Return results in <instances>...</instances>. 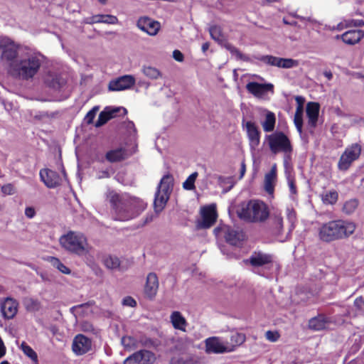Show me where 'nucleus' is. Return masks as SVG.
Returning <instances> with one entry per match:
<instances>
[{
    "instance_id": "c85d7f7f",
    "label": "nucleus",
    "mask_w": 364,
    "mask_h": 364,
    "mask_svg": "<svg viewBox=\"0 0 364 364\" xmlns=\"http://www.w3.org/2000/svg\"><path fill=\"white\" fill-rule=\"evenodd\" d=\"M128 154L124 149L118 148L109 151L106 154V159L109 162H117L127 158Z\"/></svg>"
},
{
    "instance_id": "0e129e2a",
    "label": "nucleus",
    "mask_w": 364,
    "mask_h": 364,
    "mask_svg": "<svg viewBox=\"0 0 364 364\" xmlns=\"http://www.w3.org/2000/svg\"><path fill=\"white\" fill-rule=\"evenodd\" d=\"M176 342L178 343V346H176V349L181 350L182 349V340L181 339H177Z\"/></svg>"
},
{
    "instance_id": "72a5a7b5",
    "label": "nucleus",
    "mask_w": 364,
    "mask_h": 364,
    "mask_svg": "<svg viewBox=\"0 0 364 364\" xmlns=\"http://www.w3.org/2000/svg\"><path fill=\"white\" fill-rule=\"evenodd\" d=\"M102 262L105 266L109 269H117L120 266L119 259L114 255H105L102 258Z\"/></svg>"
},
{
    "instance_id": "c9c22d12",
    "label": "nucleus",
    "mask_w": 364,
    "mask_h": 364,
    "mask_svg": "<svg viewBox=\"0 0 364 364\" xmlns=\"http://www.w3.org/2000/svg\"><path fill=\"white\" fill-rule=\"evenodd\" d=\"M338 193L336 191H329L323 193L321 195L322 201L325 204L333 205L336 203L338 200Z\"/></svg>"
},
{
    "instance_id": "338daca9",
    "label": "nucleus",
    "mask_w": 364,
    "mask_h": 364,
    "mask_svg": "<svg viewBox=\"0 0 364 364\" xmlns=\"http://www.w3.org/2000/svg\"><path fill=\"white\" fill-rule=\"evenodd\" d=\"M102 4H105L107 3V0H97Z\"/></svg>"
},
{
    "instance_id": "e2e57ef3",
    "label": "nucleus",
    "mask_w": 364,
    "mask_h": 364,
    "mask_svg": "<svg viewBox=\"0 0 364 364\" xmlns=\"http://www.w3.org/2000/svg\"><path fill=\"white\" fill-rule=\"evenodd\" d=\"M304 20L306 21L307 22H309L310 24H311L313 26H316L317 24L318 25L319 24V23L317 21H316L314 19H312L311 18H304Z\"/></svg>"
},
{
    "instance_id": "4c0bfd02",
    "label": "nucleus",
    "mask_w": 364,
    "mask_h": 364,
    "mask_svg": "<svg viewBox=\"0 0 364 364\" xmlns=\"http://www.w3.org/2000/svg\"><path fill=\"white\" fill-rule=\"evenodd\" d=\"M142 73L145 76L152 80H156L161 77V72L156 68L151 66H144Z\"/></svg>"
},
{
    "instance_id": "a211bd4d",
    "label": "nucleus",
    "mask_w": 364,
    "mask_h": 364,
    "mask_svg": "<svg viewBox=\"0 0 364 364\" xmlns=\"http://www.w3.org/2000/svg\"><path fill=\"white\" fill-rule=\"evenodd\" d=\"M92 348V341L82 334L75 336L72 343V350L77 355H82L89 352Z\"/></svg>"
},
{
    "instance_id": "de8ad7c7",
    "label": "nucleus",
    "mask_w": 364,
    "mask_h": 364,
    "mask_svg": "<svg viewBox=\"0 0 364 364\" xmlns=\"http://www.w3.org/2000/svg\"><path fill=\"white\" fill-rule=\"evenodd\" d=\"M101 23L107 24H117L118 23V18L115 16L112 15H102Z\"/></svg>"
},
{
    "instance_id": "79ce46f5",
    "label": "nucleus",
    "mask_w": 364,
    "mask_h": 364,
    "mask_svg": "<svg viewBox=\"0 0 364 364\" xmlns=\"http://www.w3.org/2000/svg\"><path fill=\"white\" fill-rule=\"evenodd\" d=\"M20 348L26 356L30 358L36 363H38V355L36 353L26 342L21 343Z\"/></svg>"
},
{
    "instance_id": "6e6552de",
    "label": "nucleus",
    "mask_w": 364,
    "mask_h": 364,
    "mask_svg": "<svg viewBox=\"0 0 364 364\" xmlns=\"http://www.w3.org/2000/svg\"><path fill=\"white\" fill-rule=\"evenodd\" d=\"M264 141L274 154L282 152L287 157L292 152L293 148L289 139L282 132L267 135Z\"/></svg>"
},
{
    "instance_id": "37998d69",
    "label": "nucleus",
    "mask_w": 364,
    "mask_h": 364,
    "mask_svg": "<svg viewBox=\"0 0 364 364\" xmlns=\"http://www.w3.org/2000/svg\"><path fill=\"white\" fill-rule=\"evenodd\" d=\"M277 177L266 174L264 177V189L269 194H272L274 189V184Z\"/></svg>"
},
{
    "instance_id": "3c124183",
    "label": "nucleus",
    "mask_w": 364,
    "mask_h": 364,
    "mask_svg": "<svg viewBox=\"0 0 364 364\" xmlns=\"http://www.w3.org/2000/svg\"><path fill=\"white\" fill-rule=\"evenodd\" d=\"M122 304L124 306L134 307L136 305V302L132 297L126 296L122 300Z\"/></svg>"
},
{
    "instance_id": "f704fd0d",
    "label": "nucleus",
    "mask_w": 364,
    "mask_h": 364,
    "mask_svg": "<svg viewBox=\"0 0 364 364\" xmlns=\"http://www.w3.org/2000/svg\"><path fill=\"white\" fill-rule=\"evenodd\" d=\"M358 205L359 201L357 199H350L344 203L343 205V212L346 215H350L355 211Z\"/></svg>"
},
{
    "instance_id": "864d4df0",
    "label": "nucleus",
    "mask_w": 364,
    "mask_h": 364,
    "mask_svg": "<svg viewBox=\"0 0 364 364\" xmlns=\"http://www.w3.org/2000/svg\"><path fill=\"white\" fill-rule=\"evenodd\" d=\"M2 192L7 195H12L14 193V188L11 184L5 185L1 188Z\"/></svg>"
},
{
    "instance_id": "4468645a",
    "label": "nucleus",
    "mask_w": 364,
    "mask_h": 364,
    "mask_svg": "<svg viewBox=\"0 0 364 364\" xmlns=\"http://www.w3.org/2000/svg\"><path fill=\"white\" fill-rule=\"evenodd\" d=\"M201 219L197 221L196 227L198 229H206L210 228L215 223L217 219L216 206L211 204L203 207L200 210Z\"/></svg>"
},
{
    "instance_id": "dca6fc26",
    "label": "nucleus",
    "mask_w": 364,
    "mask_h": 364,
    "mask_svg": "<svg viewBox=\"0 0 364 364\" xmlns=\"http://www.w3.org/2000/svg\"><path fill=\"white\" fill-rule=\"evenodd\" d=\"M242 125L246 131L250 149H256L260 143L261 132L255 122L245 119L242 120Z\"/></svg>"
},
{
    "instance_id": "5fc2aeb1",
    "label": "nucleus",
    "mask_w": 364,
    "mask_h": 364,
    "mask_svg": "<svg viewBox=\"0 0 364 364\" xmlns=\"http://www.w3.org/2000/svg\"><path fill=\"white\" fill-rule=\"evenodd\" d=\"M173 58L178 62H182L184 58L183 53L178 50H173Z\"/></svg>"
},
{
    "instance_id": "680f3d73",
    "label": "nucleus",
    "mask_w": 364,
    "mask_h": 364,
    "mask_svg": "<svg viewBox=\"0 0 364 364\" xmlns=\"http://www.w3.org/2000/svg\"><path fill=\"white\" fill-rule=\"evenodd\" d=\"M288 218L290 221H293L295 218V213L293 210L288 209Z\"/></svg>"
},
{
    "instance_id": "603ef678",
    "label": "nucleus",
    "mask_w": 364,
    "mask_h": 364,
    "mask_svg": "<svg viewBox=\"0 0 364 364\" xmlns=\"http://www.w3.org/2000/svg\"><path fill=\"white\" fill-rule=\"evenodd\" d=\"M25 215L29 218L32 219L36 215V210L33 207H26L25 209Z\"/></svg>"
},
{
    "instance_id": "09e8293b",
    "label": "nucleus",
    "mask_w": 364,
    "mask_h": 364,
    "mask_svg": "<svg viewBox=\"0 0 364 364\" xmlns=\"http://www.w3.org/2000/svg\"><path fill=\"white\" fill-rule=\"evenodd\" d=\"M266 338L271 342H276L279 338V334L277 331H267L265 333Z\"/></svg>"
},
{
    "instance_id": "13d9d810",
    "label": "nucleus",
    "mask_w": 364,
    "mask_h": 364,
    "mask_svg": "<svg viewBox=\"0 0 364 364\" xmlns=\"http://www.w3.org/2000/svg\"><path fill=\"white\" fill-rule=\"evenodd\" d=\"M363 24V21H358V20H352L350 23H349L348 26H360Z\"/></svg>"
},
{
    "instance_id": "774afa93",
    "label": "nucleus",
    "mask_w": 364,
    "mask_h": 364,
    "mask_svg": "<svg viewBox=\"0 0 364 364\" xmlns=\"http://www.w3.org/2000/svg\"><path fill=\"white\" fill-rule=\"evenodd\" d=\"M171 364H183V363L182 362H177V363H176L173 360H171Z\"/></svg>"
},
{
    "instance_id": "a19ab883",
    "label": "nucleus",
    "mask_w": 364,
    "mask_h": 364,
    "mask_svg": "<svg viewBox=\"0 0 364 364\" xmlns=\"http://www.w3.org/2000/svg\"><path fill=\"white\" fill-rule=\"evenodd\" d=\"M303 110L302 107L299 106L295 112L294 122L296 127L297 131L301 134L302 133V125H303Z\"/></svg>"
},
{
    "instance_id": "9b49d317",
    "label": "nucleus",
    "mask_w": 364,
    "mask_h": 364,
    "mask_svg": "<svg viewBox=\"0 0 364 364\" xmlns=\"http://www.w3.org/2000/svg\"><path fill=\"white\" fill-rule=\"evenodd\" d=\"M246 89L254 97L262 100H269V95L274 94V85L272 83L250 82L246 85Z\"/></svg>"
},
{
    "instance_id": "69168bd1",
    "label": "nucleus",
    "mask_w": 364,
    "mask_h": 364,
    "mask_svg": "<svg viewBox=\"0 0 364 364\" xmlns=\"http://www.w3.org/2000/svg\"><path fill=\"white\" fill-rule=\"evenodd\" d=\"M209 48V43H205L202 45V50L205 53Z\"/></svg>"
},
{
    "instance_id": "5701e85b",
    "label": "nucleus",
    "mask_w": 364,
    "mask_h": 364,
    "mask_svg": "<svg viewBox=\"0 0 364 364\" xmlns=\"http://www.w3.org/2000/svg\"><path fill=\"white\" fill-rule=\"evenodd\" d=\"M332 320L331 318L323 314H319L311 318L309 321V328L317 331L330 328Z\"/></svg>"
},
{
    "instance_id": "e433bc0d",
    "label": "nucleus",
    "mask_w": 364,
    "mask_h": 364,
    "mask_svg": "<svg viewBox=\"0 0 364 364\" xmlns=\"http://www.w3.org/2000/svg\"><path fill=\"white\" fill-rule=\"evenodd\" d=\"M121 343L127 350H132L138 347V342L132 336H124L122 338Z\"/></svg>"
},
{
    "instance_id": "49530a36",
    "label": "nucleus",
    "mask_w": 364,
    "mask_h": 364,
    "mask_svg": "<svg viewBox=\"0 0 364 364\" xmlns=\"http://www.w3.org/2000/svg\"><path fill=\"white\" fill-rule=\"evenodd\" d=\"M99 110V107L97 106L94 107L91 110H90L85 117V121L87 124H91L93 122V120L96 116L97 112Z\"/></svg>"
},
{
    "instance_id": "6ab92c4d",
    "label": "nucleus",
    "mask_w": 364,
    "mask_h": 364,
    "mask_svg": "<svg viewBox=\"0 0 364 364\" xmlns=\"http://www.w3.org/2000/svg\"><path fill=\"white\" fill-rule=\"evenodd\" d=\"M135 83V79L132 75H124L112 80L109 83V89L112 91H121L129 89Z\"/></svg>"
},
{
    "instance_id": "8fccbe9b",
    "label": "nucleus",
    "mask_w": 364,
    "mask_h": 364,
    "mask_svg": "<svg viewBox=\"0 0 364 364\" xmlns=\"http://www.w3.org/2000/svg\"><path fill=\"white\" fill-rule=\"evenodd\" d=\"M102 14L95 15L91 17L87 18L84 20V22L87 24H93L101 23Z\"/></svg>"
},
{
    "instance_id": "cd10ccee",
    "label": "nucleus",
    "mask_w": 364,
    "mask_h": 364,
    "mask_svg": "<svg viewBox=\"0 0 364 364\" xmlns=\"http://www.w3.org/2000/svg\"><path fill=\"white\" fill-rule=\"evenodd\" d=\"M363 37V35L360 30H350L346 31L341 36L345 43L350 45L358 43Z\"/></svg>"
},
{
    "instance_id": "393cba45",
    "label": "nucleus",
    "mask_w": 364,
    "mask_h": 364,
    "mask_svg": "<svg viewBox=\"0 0 364 364\" xmlns=\"http://www.w3.org/2000/svg\"><path fill=\"white\" fill-rule=\"evenodd\" d=\"M306 115L308 117V124L311 127H315L317 123L319 109V104L317 102H308L306 105Z\"/></svg>"
},
{
    "instance_id": "b1692460",
    "label": "nucleus",
    "mask_w": 364,
    "mask_h": 364,
    "mask_svg": "<svg viewBox=\"0 0 364 364\" xmlns=\"http://www.w3.org/2000/svg\"><path fill=\"white\" fill-rule=\"evenodd\" d=\"M159 288L158 277L154 273H149L146 277V282L145 285V294L147 296L152 298L157 292Z\"/></svg>"
},
{
    "instance_id": "6e6d98bb",
    "label": "nucleus",
    "mask_w": 364,
    "mask_h": 364,
    "mask_svg": "<svg viewBox=\"0 0 364 364\" xmlns=\"http://www.w3.org/2000/svg\"><path fill=\"white\" fill-rule=\"evenodd\" d=\"M109 177H110V173L107 170L100 171L97 175V178L99 179L107 178Z\"/></svg>"
},
{
    "instance_id": "1a4fd4ad",
    "label": "nucleus",
    "mask_w": 364,
    "mask_h": 364,
    "mask_svg": "<svg viewBox=\"0 0 364 364\" xmlns=\"http://www.w3.org/2000/svg\"><path fill=\"white\" fill-rule=\"evenodd\" d=\"M209 32H210V35L211 38L214 41L218 42L219 43H224V45H223L224 47L228 51H230V53L233 56H235V58L237 60H240L247 61V62L250 61V58L247 55L242 54L237 48H235L232 44H230L229 43L224 42L225 38L222 33V29L220 26H212L209 28Z\"/></svg>"
},
{
    "instance_id": "9d476101",
    "label": "nucleus",
    "mask_w": 364,
    "mask_h": 364,
    "mask_svg": "<svg viewBox=\"0 0 364 364\" xmlns=\"http://www.w3.org/2000/svg\"><path fill=\"white\" fill-rule=\"evenodd\" d=\"M360 153L361 146L358 144H353L346 148L338 160V168L342 171H347L351 164L359 158Z\"/></svg>"
},
{
    "instance_id": "39448f33",
    "label": "nucleus",
    "mask_w": 364,
    "mask_h": 364,
    "mask_svg": "<svg viewBox=\"0 0 364 364\" xmlns=\"http://www.w3.org/2000/svg\"><path fill=\"white\" fill-rule=\"evenodd\" d=\"M237 216L247 222L259 223L269 217L267 205L260 200H250L241 203L237 209Z\"/></svg>"
},
{
    "instance_id": "f257e3e1",
    "label": "nucleus",
    "mask_w": 364,
    "mask_h": 364,
    "mask_svg": "<svg viewBox=\"0 0 364 364\" xmlns=\"http://www.w3.org/2000/svg\"><path fill=\"white\" fill-rule=\"evenodd\" d=\"M43 63V55L28 47H23L9 73L15 77L28 80L38 73Z\"/></svg>"
},
{
    "instance_id": "a878e982",
    "label": "nucleus",
    "mask_w": 364,
    "mask_h": 364,
    "mask_svg": "<svg viewBox=\"0 0 364 364\" xmlns=\"http://www.w3.org/2000/svg\"><path fill=\"white\" fill-rule=\"evenodd\" d=\"M170 321L175 329L186 332L188 323L181 312L173 311L170 316Z\"/></svg>"
},
{
    "instance_id": "4d7b16f0",
    "label": "nucleus",
    "mask_w": 364,
    "mask_h": 364,
    "mask_svg": "<svg viewBox=\"0 0 364 364\" xmlns=\"http://www.w3.org/2000/svg\"><path fill=\"white\" fill-rule=\"evenodd\" d=\"M354 305L357 309H361L363 306H364V299L362 297L355 299L354 301Z\"/></svg>"
},
{
    "instance_id": "7c9ffc66",
    "label": "nucleus",
    "mask_w": 364,
    "mask_h": 364,
    "mask_svg": "<svg viewBox=\"0 0 364 364\" xmlns=\"http://www.w3.org/2000/svg\"><path fill=\"white\" fill-rule=\"evenodd\" d=\"M276 123L275 114L270 111H266L264 121L261 122L263 130L266 132H271L274 130Z\"/></svg>"
},
{
    "instance_id": "aec40b11",
    "label": "nucleus",
    "mask_w": 364,
    "mask_h": 364,
    "mask_svg": "<svg viewBox=\"0 0 364 364\" xmlns=\"http://www.w3.org/2000/svg\"><path fill=\"white\" fill-rule=\"evenodd\" d=\"M137 27L150 36H155L160 29V23L149 18L142 17L138 20Z\"/></svg>"
},
{
    "instance_id": "58836bf2",
    "label": "nucleus",
    "mask_w": 364,
    "mask_h": 364,
    "mask_svg": "<svg viewBox=\"0 0 364 364\" xmlns=\"http://www.w3.org/2000/svg\"><path fill=\"white\" fill-rule=\"evenodd\" d=\"M49 262L52 264V266L59 270L60 272L65 274H70L71 271L70 269L66 267L58 258L51 257L49 259Z\"/></svg>"
},
{
    "instance_id": "f03ea898",
    "label": "nucleus",
    "mask_w": 364,
    "mask_h": 364,
    "mask_svg": "<svg viewBox=\"0 0 364 364\" xmlns=\"http://www.w3.org/2000/svg\"><path fill=\"white\" fill-rule=\"evenodd\" d=\"M109 201L114 210L117 220L127 221L138 216L146 208V203L136 197H121L117 193H110Z\"/></svg>"
},
{
    "instance_id": "c03bdc74",
    "label": "nucleus",
    "mask_w": 364,
    "mask_h": 364,
    "mask_svg": "<svg viewBox=\"0 0 364 364\" xmlns=\"http://www.w3.org/2000/svg\"><path fill=\"white\" fill-rule=\"evenodd\" d=\"M198 172H193V173H191L186 178V180L183 183V188L185 190H188V191L194 190L196 188L195 182L198 177Z\"/></svg>"
},
{
    "instance_id": "20e7f679",
    "label": "nucleus",
    "mask_w": 364,
    "mask_h": 364,
    "mask_svg": "<svg viewBox=\"0 0 364 364\" xmlns=\"http://www.w3.org/2000/svg\"><path fill=\"white\" fill-rule=\"evenodd\" d=\"M356 225L348 220H332L323 224L318 231L319 238L324 242L348 237L355 230Z\"/></svg>"
},
{
    "instance_id": "f8f14e48",
    "label": "nucleus",
    "mask_w": 364,
    "mask_h": 364,
    "mask_svg": "<svg viewBox=\"0 0 364 364\" xmlns=\"http://www.w3.org/2000/svg\"><path fill=\"white\" fill-rule=\"evenodd\" d=\"M215 232L223 235L227 242L231 245H238L245 240L244 232L238 228L223 225L215 229Z\"/></svg>"
},
{
    "instance_id": "ea45409f",
    "label": "nucleus",
    "mask_w": 364,
    "mask_h": 364,
    "mask_svg": "<svg viewBox=\"0 0 364 364\" xmlns=\"http://www.w3.org/2000/svg\"><path fill=\"white\" fill-rule=\"evenodd\" d=\"M24 306L29 311H38L41 309V302L33 298H26L24 300Z\"/></svg>"
},
{
    "instance_id": "0eeeda50",
    "label": "nucleus",
    "mask_w": 364,
    "mask_h": 364,
    "mask_svg": "<svg viewBox=\"0 0 364 364\" xmlns=\"http://www.w3.org/2000/svg\"><path fill=\"white\" fill-rule=\"evenodd\" d=\"M21 48L13 39L7 36L0 37V60L6 65L8 71L18 58Z\"/></svg>"
},
{
    "instance_id": "052dcab7",
    "label": "nucleus",
    "mask_w": 364,
    "mask_h": 364,
    "mask_svg": "<svg viewBox=\"0 0 364 364\" xmlns=\"http://www.w3.org/2000/svg\"><path fill=\"white\" fill-rule=\"evenodd\" d=\"M267 174L277 177V165L275 164L272 166L270 171Z\"/></svg>"
},
{
    "instance_id": "c756f323",
    "label": "nucleus",
    "mask_w": 364,
    "mask_h": 364,
    "mask_svg": "<svg viewBox=\"0 0 364 364\" xmlns=\"http://www.w3.org/2000/svg\"><path fill=\"white\" fill-rule=\"evenodd\" d=\"M272 261V257L267 254L257 253L252 255L249 259L250 263L255 267H260Z\"/></svg>"
},
{
    "instance_id": "423d86ee",
    "label": "nucleus",
    "mask_w": 364,
    "mask_h": 364,
    "mask_svg": "<svg viewBox=\"0 0 364 364\" xmlns=\"http://www.w3.org/2000/svg\"><path fill=\"white\" fill-rule=\"evenodd\" d=\"M173 178L171 175H165L161 179L155 193L154 207L156 213H161L166 205L173 191Z\"/></svg>"
},
{
    "instance_id": "f3484780",
    "label": "nucleus",
    "mask_w": 364,
    "mask_h": 364,
    "mask_svg": "<svg viewBox=\"0 0 364 364\" xmlns=\"http://www.w3.org/2000/svg\"><path fill=\"white\" fill-rule=\"evenodd\" d=\"M155 360V355L152 352L141 350L127 358L124 364H152Z\"/></svg>"
},
{
    "instance_id": "bb28decb",
    "label": "nucleus",
    "mask_w": 364,
    "mask_h": 364,
    "mask_svg": "<svg viewBox=\"0 0 364 364\" xmlns=\"http://www.w3.org/2000/svg\"><path fill=\"white\" fill-rule=\"evenodd\" d=\"M120 111L119 108H106L105 110L100 112L98 117V119L95 123L96 127H100L104 125L110 119L114 118L117 116V113Z\"/></svg>"
},
{
    "instance_id": "2eb2a0df",
    "label": "nucleus",
    "mask_w": 364,
    "mask_h": 364,
    "mask_svg": "<svg viewBox=\"0 0 364 364\" xmlns=\"http://www.w3.org/2000/svg\"><path fill=\"white\" fill-rule=\"evenodd\" d=\"M205 352L207 353L223 354L231 353L232 348L227 347L225 341L221 337L212 336L205 340Z\"/></svg>"
},
{
    "instance_id": "7ed1b4c3",
    "label": "nucleus",
    "mask_w": 364,
    "mask_h": 364,
    "mask_svg": "<svg viewBox=\"0 0 364 364\" xmlns=\"http://www.w3.org/2000/svg\"><path fill=\"white\" fill-rule=\"evenodd\" d=\"M58 242L64 251L79 257L90 255L93 249L87 236L80 231L69 230L60 236Z\"/></svg>"
},
{
    "instance_id": "473e14b6",
    "label": "nucleus",
    "mask_w": 364,
    "mask_h": 364,
    "mask_svg": "<svg viewBox=\"0 0 364 364\" xmlns=\"http://www.w3.org/2000/svg\"><path fill=\"white\" fill-rule=\"evenodd\" d=\"M285 165V175L287 177L288 186L291 193V197L294 198V196L296 194V188L294 183V176L291 174V168L287 166V160L284 161Z\"/></svg>"
},
{
    "instance_id": "2f4dec72",
    "label": "nucleus",
    "mask_w": 364,
    "mask_h": 364,
    "mask_svg": "<svg viewBox=\"0 0 364 364\" xmlns=\"http://www.w3.org/2000/svg\"><path fill=\"white\" fill-rule=\"evenodd\" d=\"M245 335L241 333H234L230 337V341H225L227 347L232 348V352L235 351L236 348L242 345L245 341Z\"/></svg>"
},
{
    "instance_id": "ddd939ff",
    "label": "nucleus",
    "mask_w": 364,
    "mask_h": 364,
    "mask_svg": "<svg viewBox=\"0 0 364 364\" xmlns=\"http://www.w3.org/2000/svg\"><path fill=\"white\" fill-rule=\"evenodd\" d=\"M257 60L265 65L274 66L279 68H292L299 65V62L292 58H284L273 56L271 55H260L256 58Z\"/></svg>"
},
{
    "instance_id": "4be33fe9",
    "label": "nucleus",
    "mask_w": 364,
    "mask_h": 364,
    "mask_svg": "<svg viewBox=\"0 0 364 364\" xmlns=\"http://www.w3.org/2000/svg\"><path fill=\"white\" fill-rule=\"evenodd\" d=\"M18 302L11 298H6L1 303V312L6 319L13 318L18 311Z\"/></svg>"
},
{
    "instance_id": "a18cd8bd",
    "label": "nucleus",
    "mask_w": 364,
    "mask_h": 364,
    "mask_svg": "<svg viewBox=\"0 0 364 364\" xmlns=\"http://www.w3.org/2000/svg\"><path fill=\"white\" fill-rule=\"evenodd\" d=\"M272 220L274 228L279 232L283 228V218L280 212L276 211L272 215Z\"/></svg>"
},
{
    "instance_id": "bf43d9fd",
    "label": "nucleus",
    "mask_w": 364,
    "mask_h": 364,
    "mask_svg": "<svg viewBox=\"0 0 364 364\" xmlns=\"http://www.w3.org/2000/svg\"><path fill=\"white\" fill-rule=\"evenodd\" d=\"M245 171H246L245 164L244 161H242L241 163V168H240V178H242L244 176Z\"/></svg>"
},
{
    "instance_id": "412c9836",
    "label": "nucleus",
    "mask_w": 364,
    "mask_h": 364,
    "mask_svg": "<svg viewBox=\"0 0 364 364\" xmlns=\"http://www.w3.org/2000/svg\"><path fill=\"white\" fill-rule=\"evenodd\" d=\"M40 177L43 183L49 188H53L60 183V178L58 173L50 169L41 170Z\"/></svg>"
}]
</instances>
